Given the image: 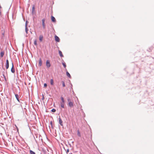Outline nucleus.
<instances>
[{
  "instance_id": "7",
  "label": "nucleus",
  "mask_w": 154,
  "mask_h": 154,
  "mask_svg": "<svg viewBox=\"0 0 154 154\" xmlns=\"http://www.w3.org/2000/svg\"><path fill=\"white\" fill-rule=\"evenodd\" d=\"M51 19L52 21L54 22H55L56 21L55 18L53 16L51 17Z\"/></svg>"
},
{
  "instance_id": "26",
  "label": "nucleus",
  "mask_w": 154,
  "mask_h": 154,
  "mask_svg": "<svg viewBox=\"0 0 154 154\" xmlns=\"http://www.w3.org/2000/svg\"><path fill=\"white\" fill-rule=\"evenodd\" d=\"M69 149H67V151H66V152L67 153L68 152H69Z\"/></svg>"
},
{
  "instance_id": "20",
  "label": "nucleus",
  "mask_w": 154,
  "mask_h": 154,
  "mask_svg": "<svg viewBox=\"0 0 154 154\" xmlns=\"http://www.w3.org/2000/svg\"><path fill=\"white\" fill-rule=\"evenodd\" d=\"M62 84L63 87H65V85L64 82L63 81L62 82Z\"/></svg>"
},
{
  "instance_id": "10",
  "label": "nucleus",
  "mask_w": 154,
  "mask_h": 154,
  "mask_svg": "<svg viewBox=\"0 0 154 154\" xmlns=\"http://www.w3.org/2000/svg\"><path fill=\"white\" fill-rule=\"evenodd\" d=\"M59 53L60 55V56L61 57H63V56L62 54V52L61 51H59Z\"/></svg>"
},
{
  "instance_id": "4",
  "label": "nucleus",
  "mask_w": 154,
  "mask_h": 154,
  "mask_svg": "<svg viewBox=\"0 0 154 154\" xmlns=\"http://www.w3.org/2000/svg\"><path fill=\"white\" fill-rule=\"evenodd\" d=\"M55 40L57 42H59L60 41L59 38L57 35L55 36Z\"/></svg>"
},
{
  "instance_id": "18",
  "label": "nucleus",
  "mask_w": 154,
  "mask_h": 154,
  "mask_svg": "<svg viewBox=\"0 0 154 154\" xmlns=\"http://www.w3.org/2000/svg\"><path fill=\"white\" fill-rule=\"evenodd\" d=\"M77 135L79 137H81V134L79 131H78L77 132Z\"/></svg>"
},
{
  "instance_id": "17",
  "label": "nucleus",
  "mask_w": 154,
  "mask_h": 154,
  "mask_svg": "<svg viewBox=\"0 0 154 154\" xmlns=\"http://www.w3.org/2000/svg\"><path fill=\"white\" fill-rule=\"evenodd\" d=\"M61 100H62V102H61L64 103V98L63 97H61Z\"/></svg>"
},
{
  "instance_id": "1",
  "label": "nucleus",
  "mask_w": 154,
  "mask_h": 154,
  "mask_svg": "<svg viewBox=\"0 0 154 154\" xmlns=\"http://www.w3.org/2000/svg\"><path fill=\"white\" fill-rule=\"evenodd\" d=\"M68 101L69 102L68 105L71 107L73 106V103L70 101L69 99H68Z\"/></svg>"
},
{
  "instance_id": "23",
  "label": "nucleus",
  "mask_w": 154,
  "mask_h": 154,
  "mask_svg": "<svg viewBox=\"0 0 154 154\" xmlns=\"http://www.w3.org/2000/svg\"><path fill=\"white\" fill-rule=\"evenodd\" d=\"M26 32L27 33V31H28V29H27V26H26Z\"/></svg>"
},
{
  "instance_id": "15",
  "label": "nucleus",
  "mask_w": 154,
  "mask_h": 154,
  "mask_svg": "<svg viewBox=\"0 0 154 154\" xmlns=\"http://www.w3.org/2000/svg\"><path fill=\"white\" fill-rule=\"evenodd\" d=\"M4 53L3 52H1L0 53V56L1 57H2L4 55Z\"/></svg>"
},
{
  "instance_id": "13",
  "label": "nucleus",
  "mask_w": 154,
  "mask_h": 154,
  "mask_svg": "<svg viewBox=\"0 0 154 154\" xmlns=\"http://www.w3.org/2000/svg\"><path fill=\"white\" fill-rule=\"evenodd\" d=\"M64 103L61 102L60 103L61 106L63 108H64Z\"/></svg>"
},
{
  "instance_id": "12",
  "label": "nucleus",
  "mask_w": 154,
  "mask_h": 154,
  "mask_svg": "<svg viewBox=\"0 0 154 154\" xmlns=\"http://www.w3.org/2000/svg\"><path fill=\"white\" fill-rule=\"evenodd\" d=\"M66 75L67 76H68L69 78H71V76L68 72H67V71L66 72Z\"/></svg>"
},
{
  "instance_id": "21",
  "label": "nucleus",
  "mask_w": 154,
  "mask_h": 154,
  "mask_svg": "<svg viewBox=\"0 0 154 154\" xmlns=\"http://www.w3.org/2000/svg\"><path fill=\"white\" fill-rule=\"evenodd\" d=\"M62 64L63 65V66H64V68H65L66 67V65L65 63V62L63 63H62Z\"/></svg>"
},
{
  "instance_id": "8",
  "label": "nucleus",
  "mask_w": 154,
  "mask_h": 154,
  "mask_svg": "<svg viewBox=\"0 0 154 154\" xmlns=\"http://www.w3.org/2000/svg\"><path fill=\"white\" fill-rule=\"evenodd\" d=\"M43 38V37L42 35H40L39 37V40L41 42H42V41Z\"/></svg>"
},
{
  "instance_id": "24",
  "label": "nucleus",
  "mask_w": 154,
  "mask_h": 154,
  "mask_svg": "<svg viewBox=\"0 0 154 154\" xmlns=\"http://www.w3.org/2000/svg\"><path fill=\"white\" fill-rule=\"evenodd\" d=\"M34 44L35 45H37V42L36 40H35L34 41Z\"/></svg>"
},
{
  "instance_id": "14",
  "label": "nucleus",
  "mask_w": 154,
  "mask_h": 154,
  "mask_svg": "<svg viewBox=\"0 0 154 154\" xmlns=\"http://www.w3.org/2000/svg\"><path fill=\"white\" fill-rule=\"evenodd\" d=\"M15 97H16L17 99V100L19 102V96H18V94H15Z\"/></svg>"
},
{
  "instance_id": "19",
  "label": "nucleus",
  "mask_w": 154,
  "mask_h": 154,
  "mask_svg": "<svg viewBox=\"0 0 154 154\" xmlns=\"http://www.w3.org/2000/svg\"><path fill=\"white\" fill-rule=\"evenodd\" d=\"M30 154H35V153L34 152H33V151L30 150Z\"/></svg>"
},
{
  "instance_id": "11",
  "label": "nucleus",
  "mask_w": 154,
  "mask_h": 154,
  "mask_svg": "<svg viewBox=\"0 0 154 154\" xmlns=\"http://www.w3.org/2000/svg\"><path fill=\"white\" fill-rule=\"evenodd\" d=\"M39 64L40 66L42 65V60L41 59H40L39 61Z\"/></svg>"
},
{
  "instance_id": "5",
  "label": "nucleus",
  "mask_w": 154,
  "mask_h": 154,
  "mask_svg": "<svg viewBox=\"0 0 154 154\" xmlns=\"http://www.w3.org/2000/svg\"><path fill=\"white\" fill-rule=\"evenodd\" d=\"M9 67V61L8 60H6V69H8Z\"/></svg>"
},
{
  "instance_id": "16",
  "label": "nucleus",
  "mask_w": 154,
  "mask_h": 154,
  "mask_svg": "<svg viewBox=\"0 0 154 154\" xmlns=\"http://www.w3.org/2000/svg\"><path fill=\"white\" fill-rule=\"evenodd\" d=\"M50 83L51 85H54V81L53 79H51L50 81Z\"/></svg>"
},
{
  "instance_id": "3",
  "label": "nucleus",
  "mask_w": 154,
  "mask_h": 154,
  "mask_svg": "<svg viewBox=\"0 0 154 154\" xmlns=\"http://www.w3.org/2000/svg\"><path fill=\"white\" fill-rule=\"evenodd\" d=\"M46 66L48 68H49L51 66V64L49 60H47L46 62Z\"/></svg>"
},
{
  "instance_id": "22",
  "label": "nucleus",
  "mask_w": 154,
  "mask_h": 154,
  "mask_svg": "<svg viewBox=\"0 0 154 154\" xmlns=\"http://www.w3.org/2000/svg\"><path fill=\"white\" fill-rule=\"evenodd\" d=\"M51 111L53 112H55L56 111V110L55 109H52L51 110Z\"/></svg>"
},
{
  "instance_id": "6",
  "label": "nucleus",
  "mask_w": 154,
  "mask_h": 154,
  "mask_svg": "<svg viewBox=\"0 0 154 154\" xmlns=\"http://www.w3.org/2000/svg\"><path fill=\"white\" fill-rule=\"evenodd\" d=\"M59 123L60 125L61 126H63V122L60 117L59 118Z\"/></svg>"
},
{
  "instance_id": "25",
  "label": "nucleus",
  "mask_w": 154,
  "mask_h": 154,
  "mask_svg": "<svg viewBox=\"0 0 154 154\" xmlns=\"http://www.w3.org/2000/svg\"><path fill=\"white\" fill-rule=\"evenodd\" d=\"M44 87H46L47 86V85L46 83H45L44 84Z\"/></svg>"
},
{
  "instance_id": "2",
  "label": "nucleus",
  "mask_w": 154,
  "mask_h": 154,
  "mask_svg": "<svg viewBox=\"0 0 154 154\" xmlns=\"http://www.w3.org/2000/svg\"><path fill=\"white\" fill-rule=\"evenodd\" d=\"M45 19H43L42 20V27L43 29H45Z\"/></svg>"
},
{
  "instance_id": "9",
  "label": "nucleus",
  "mask_w": 154,
  "mask_h": 154,
  "mask_svg": "<svg viewBox=\"0 0 154 154\" xmlns=\"http://www.w3.org/2000/svg\"><path fill=\"white\" fill-rule=\"evenodd\" d=\"M11 71L12 73H14L15 72V70L14 68V66L13 64H12V66L11 69Z\"/></svg>"
}]
</instances>
